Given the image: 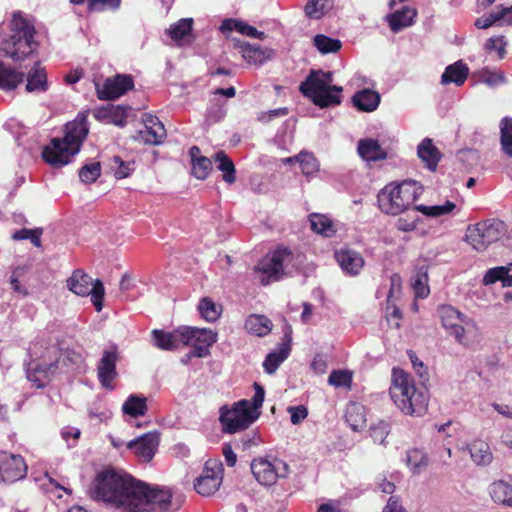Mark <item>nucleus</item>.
<instances>
[{"label": "nucleus", "mask_w": 512, "mask_h": 512, "mask_svg": "<svg viewBox=\"0 0 512 512\" xmlns=\"http://www.w3.org/2000/svg\"><path fill=\"white\" fill-rule=\"evenodd\" d=\"M409 359L421 379V384L416 386L407 372L393 368L390 396L404 414L421 415L426 411L429 401V392L425 386V382L428 381V373L423 362L415 353L409 352Z\"/></svg>", "instance_id": "obj_1"}, {"label": "nucleus", "mask_w": 512, "mask_h": 512, "mask_svg": "<svg viewBox=\"0 0 512 512\" xmlns=\"http://www.w3.org/2000/svg\"><path fill=\"white\" fill-rule=\"evenodd\" d=\"M218 170L223 172V180L228 184L236 181L235 165L224 151H218L214 156Z\"/></svg>", "instance_id": "obj_38"}, {"label": "nucleus", "mask_w": 512, "mask_h": 512, "mask_svg": "<svg viewBox=\"0 0 512 512\" xmlns=\"http://www.w3.org/2000/svg\"><path fill=\"white\" fill-rule=\"evenodd\" d=\"M423 193V187L415 180L386 185L378 194L377 201L382 212L398 215L408 209Z\"/></svg>", "instance_id": "obj_6"}, {"label": "nucleus", "mask_w": 512, "mask_h": 512, "mask_svg": "<svg viewBox=\"0 0 512 512\" xmlns=\"http://www.w3.org/2000/svg\"><path fill=\"white\" fill-rule=\"evenodd\" d=\"M405 460L413 474H420L428 465L427 456L419 449L408 450Z\"/></svg>", "instance_id": "obj_40"}, {"label": "nucleus", "mask_w": 512, "mask_h": 512, "mask_svg": "<svg viewBox=\"0 0 512 512\" xmlns=\"http://www.w3.org/2000/svg\"><path fill=\"white\" fill-rule=\"evenodd\" d=\"M290 341L291 339L288 338L286 342L281 344V347L277 351L270 352L266 356L263 362V367L266 373L273 374L280 364L288 358L290 353Z\"/></svg>", "instance_id": "obj_31"}, {"label": "nucleus", "mask_w": 512, "mask_h": 512, "mask_svg": "<svg viewBox=\"0 0 512 512\" xmlns=\"http://www.w3.org/2000/svg\"><path fill=\"white\" fill-rule=\"evenodd\" d=\"M222 478V462L218 459H208L202 473L194 481V488L200 495L210 496L219 489Z\"/></svg>", "instance_id": "obj_15"}, {"label": "nucleus", "mask_w": 512, "mask_h": 512, "mask_svg": "<svg viewBox=\"0 0 512 512\" xmlns=\"http://www.w3.org/2000/svg\"><path fill=\"white\" fill-rule=\"evenodd\" d=\"M87 117L80 114L65 126V136L53 138L42 150L43 159L53 167H62L80 151L82 142L88 134Z\"/></svg>", "instance_id": "obj_3"}, {"label": "nucleus", "mask_w": 512, "mask_h": 512, "mask_svg": "<svg viewBox=\"0 0 512 512\" xmlns=\"http://www.w3.org/2000/svg\"><path fill=\"white\" fill-rule=\"evenodd\" d=\"M332 81V72L311 70L299 89L303 96L321 108L338 105L341 103L340 93L343 89L340 86L331 85Z\"/></svg>", "instance_id": "obj_7"}, {"label": "nucleus", "mask_w": 512, "mask_h": 512, "mask_svg": "<svg viewBox=\"0 0 512 512\" xmlns=\"http://www.w3.org/2000/svg\"><path fill=\"white\" fill-rule=\"evenodd\" d=\"M292 258L291 252L286 248L275 250L272 255L264 257L256 266L255 272L259 274L260 282L268 285L279 280L284 274L285 264Z\"/></svg>", "instance_id": "obj_12"}, {"label": "nucleus", "mask_w": 512, "mask_h": 512, "mask_svg": "<svg viewBox=\"0 0 512 512\" xmlns=\"http://www.w3.org/2000/svg\"><path fill=\"white\" fill-rule=\"evenodd\" d=\"M311 228L314 232L331 237L336 233L332 220L320 214H312L310 216Z\"/></svg>", "instance_id": "obj_42"}, {"label": "nucleus", "mask_w": 512, "mask_h": 512, "mask_svg": "<svg viewBox=\"0 0 512 512\" xmlns=\"http://www.w3.org/2000/svg\"><path fill=\"white\" fill-rule=\"evenodd\" d=\"M299 165L305 176H310L319 171L320 164L316 157L308 151H301L298 154Z\"/></svg>", "instance_id": "obj_47"}, {"label": "nucleus", "mask_w": 512, "mask_h": 512, "mask_svg": "<svg viewBox=\"0 0 512 512\" xmlns=\"http://www.w3.org/2000/svg\"><path fill=\"white\" fill-rule=\"evenodd\" d=\"M34 34V26L21 12H15L10 21V33L1 42V52L14 62L27 59L37 48Z\"/></svg>", "instance_id": "obj_4"}, {"label": "nucleus", "mask_w": 512, "mask_h": 512, "mask_svg": "<svg viewBox=\"0 0 512 512\" xmlns=\"http://www.w3.org/2000/svg\"><path fill=\"white\" fill-rule=\"evenodd\" d=\"M199 312L201 313L202 317L209 321L213 322L216 321L221 313V309L219 306H217L211 299L209 298H203L199 303Z\"/></svg>", "instance_id": "obj_52"}, {"label": "nucleus", "mask_w": 512, "mask_h": 512, "mask_svg": "<svg viewBox=\"0 0 512 512\" xmlns=\"http://www.w3.org/2000/svg\"><path fill=\"white\" fill-rule=\"evenodd\" d=\"M506 224L499 219H488L469 225L465 238L471 247L478 251H485L492 243L497 242L506 233Z\"/></svg>", "instance_id": "obj_9"}, {"label": "nucleus", "mask_w": 512, "mask_h": 512, "mask_svg": "<svg viewBox=\"0 0 512 512\" xmlns=\"http://www.w3.org/2000/svg\"><path fill=\"white\" fill-rule=\"evenodd\" d=\"M352 102L358 110L372 112L376 110L380 104V95L376 91L363 89L354 94Z\"/></svg>", "instance_id": "obj_27"}, {"label": "nucleus", "mask_w": 512, "mask_h": 512, "mask_svg": "<svg viewBox=\"0 0 512 512\" xmlns=\"http://www.w3.org/2000/svg\"><path fill=\"white\" fill-rule=\"evenodd\" d=\"M271 320L264 315L252 314L245 321L246 330L257 336H265L272 330Z\"/></svg>", "instance_id": "obj_33"}, {"label": "nucleus", "mask_w": 512, "mask_h": 512, "mask_svg": "<svg viewBox=\"0 0 512 512\" xmlns=\"http://www.w3.org/2000/svg\"><path fill=\"white\" fill-rule=\"evenodd\" d=\"M131 108L128 106H121V105H110L105 110V116L111 117L112 123H114L117 126H124L126 124V118L128 116V111Z\"/></svg>", "instance_id": "obj_54"}, {"label": "nucleus", "mask_w": 512, "mask_h": 512, "mask_svg": "<svg viewBox=\"0 0 512 512\" xmlns=\"http://www.w3.org/2000/svg\"><path fill=\"white\" fill-rule=\"evenodd\" d=\"M346 421L353 431H361L365 426L364 408L358 404H351L346 410Z\"/></svg>", "instance_id": "obj_41"}, {"label": "nucleus", "mask_w": 512, "mask_h": 512, "mask_svg": "<svg viewBox=\"0 0 512 512\" xmlns=\"http://www.w3.org/2000/svg\"><path fill=\"white\" fill-rule=\"evenodd\" d=\"M182 327H179L172 332H164L161 330L153 331V342L154 345L163 350H174L178 349L180 346H183V337Z\"/></svg>", "instance_id": "obj_23"}, {"label": "nucleus", "mask_w": 512, "mask_h": 512, "mask_svg": "<svg viewBox=\"0 0 512 512\" xmlns=\"http://www.w3.org/2000/svg\"><path fill=\"white\" fill-rule=\"evenodd\" d=\"M509 270L510 268L505 266L491 268L485 273L482 282L487 286L501 281L503 287H511L512 275L509 274Z\"/></svg>", "instance_id": "obj_36"}, {"label": "nucleus", "mask_w": 512, "mask_h": 512, "mask_svg": "<svg viewBox=\"0 0 512 512\" xmlns=\"http://www.w3.org/2000/svg\"><path fill=\"white\" fill-rule=\"evenodd\" d=\"M222 452L226 461V464L229 467H233L236 464L237 456L234 453L232 446L230 444H224L222 448Z\"/></svg>", "instance_id": "obj_64"}, {"label": "nucleus", "mask_w": 512, "mask_h": 512, "mask_svg": "<svg viewBox=\"0 0 512 512\" xmlns=\"http://www.w3.org/2000/svg\"><path fill=\"white\" fill-rule=\"evenodd\" d=\"M241 53L244 60L250 64H261L265 59L264 51L259 45L244 43L241 45Z\"/></svg>", "instance_id": "obj_51"}, {"label": "nucleus", "mask_w": 512, "mask_h": 512, "mask_svg": "<svg viewBox=\"0 0 512 512\" xmlns=\"http://www.w3.org/2000/svg\"><path fill=\"white\" fill-rule=\"evenodd\" d=\"M2 481L13 483L25 477L27 466L20 455L0 451Z\"/></svg>", "instance_id": "obj_17"}, {"label": "nucleus", "mask_w": 512, "mask_h": 512, "mask_svg": "<svg viewBox=\"0 0 512 512\" xmlns=\"http://www.w3.org/2000/svg\"><path fill=\"white\" fill-rule=\"evenodd\" d=\"M417 154L429 170H436L441 155L430 138H424L421 141L417 148Z\"/></svg>", "instance_id": "obj_28"}, {"label": "nucleus", "mask_w": 512, "mask_h": 512, "mask_svg": "<svg viewBox=\"0 0 512 512\" xmlns=\"http://www.w3.org/2000/svg\"><path fill=\"white\" fill-rule=\"evenodd\" d=\"M43 233V229L42 228H35V229H26V228H23V229H20L18 231H16L13 235H12V238L14 240H30L31 243L35 246V247H41V235Z\"/></svg>", "instance_id": "obj_55"}, {"label": "nucleus", "mask_w": 512, "mask_h": 512, "mask_svg": "<svg viewBox=\"0 0 512 512\" xmlns=\"http://www.w3.org/2000/svg\"><path fill=\"white\" fill-rule=\"evenodd\" d=\"M469 69L466 64L462 61H457L445 68L441 76V83L446 85L454 83L457 86H461L467 79Z\"/></svg>", "instance_id": "obj_29"}, {"label": "nucleus", "mask_w": 512, "mask_h": 512, "mask_svg": "<svg viewBox=\"0 0 512 512\" xmlns=\"http://www.w3.org/2000/svg\"><path fill=\"white\" fill-rule=\"evenodd\" d=\"M118 355L116 350L104 351L102 358L99 361L97 371L98 379L103 387L112 389V381L117 375L116 362Z\"/></svg>", "instance_id": "obj_21"}, {"label": "nucleus", "mask_w": 512, "mask_h": 512, "mask_svg": "<svg viewBox=\"0 0 512 512\" xmlns=\"http://www.w3.org/2000/svg\"><path fill=\"white\" fill-rule=\"evenodd\" d=\"M139 481L115 470L97 474L89 490L91 498L124 512H132Z\"/></svg>", "instance_id": "obj_2"}, {"label": "nucleus", "mask_w": 512, "mask_h": 512, "mask_svg": "<svg viewBox=\"0 0 512 512\" xmlns=\"http://www.w3.org/2000/svg\"><path fill=\"white\" fill-rule=\"evenodd\" d=\"M500 144L502 151L512 157V118L504 117L500 121Z\"/></svg>", "instance_id": "obj_44"}, {"label": "nucleus", "mask_w": 512, "mask_h": 512, "mask_svg": "<svg viewBox=\"0 0 512 512\" xmlns=\"http://www.w3.org/2000/svg\"><path fill=\"white\" fill-rule=\"evenodd\" d=\"M352 375L345 370H334L328 378V383L334 387H349L351 385Z\"/></svg>", "instance_id": "obj_59"}, {"label": "nucleus", "mask_w": 512, "mask_h": 512, "mask_svg": "<svg viewBox=\"0 0 512 512\" xmlns=\"http://www.w3.org/2000/svg\"><path fill=\"white\" fill-rule=\"evenodd\" d=\"M182 331L185 337L183 346H192L191 351L186 355L187 360L191 357H206L210 353L209 348L217 341V334L211 329L183 326Z\"/></svg>", "instance_id": "obj_14"}, {"label": "nucleus", "mask_w": 512, "mask_h": 512, "mask_svg": "<svg viewBox=\"0 0 512 512\" xmlns=\"http://www.w3.org/2000/svg\"><path fill=\"white\" fill-rule=\"evenodd\" d=\"M134 87L131 76L118 74L115 77H109L103 85L95 83L97 97L100 100H114Z\"/></svg>", "instance_id": "obj_16"}, {"label": "nucleus", "mask_w": 512, "mask_h": 512, "mask_svg": "<svg viewBox=\"0 0 512 512\" xmlns=\"http://www.w3.org/2000/svg\"><path fill=\"white\" fill-rule=\"evenodd\" d=\"M160 443V434L157 431L145 433L127 443L137 457L149 462L154 457Z\"/></svg>", "instance_id": "obj_18"}, {"label": "nucleus", "mask_w": 512, "mask_h": 512, "mask_svg": "<svg viewBox=\"0 0 512 512\" xmlns=\"http://www.w3.org/2000/svg\"><path fill=\"white\" fill-rule=\"evenodd\" d=\"M314 45L322 54L337 52L342 46L340 40L330 38L323 34L314 37Z\"/></svg>", "instance_id": "obj_50"}, {"label": "nucleus", "mask_w": 512, "mask_h": 512, "mask_svg": "<svg viewBox=\"0 0 512 512\" xmlns=\"http://www.w3.org/2000/svg\"><path fill=\"white\" fill-rule=\"evenodd\" d=\"M193 174L198 179H205L211 171L212 162L209 158L200 156L193 160Z\"/></svg>", "instance_id": "obj_57"}, {"label": "nucleus", "mask_w": 512, "mask_h": 512, "mask_svg": "<svg viewBox=\"0 0 512 512\" xmlns=\"http://www.w3.org/2000/svg\"><path fill=\"white\" fill-rule=\"evenodd\" d=\"M473 77L488 87H497L506 82L504 73L500 70H491L488 67L482 68L473 73Z\"/></svg>", "instance_id": "obj_35"}, {"label": "nucleus", "mask_w": 512, "mask_h": 512, "mask_svg": "<svg viewBox=\"0 0 512 512\" xmlns=\"http://www.w3.org/2000/svg\"><path fill=\"white\" fill-rule=\"evenodd\" d=\"M417 10L414 7L404 6L400 10L386 15L385 20L394 33H398L405 28L411 27L416 20Z\"/></svg>", "instance_id": "obj_22"}, {"label": "nucleus", "mask_w": 512, "mask_h": 512, "mask_svg": "<svg viewBox=\"0 0 512 512\" xmlns=\"http://www.w3.org/2000/svg\"><path fill=\"white\" fill-rule=\"evenodd\" d=\"M220 30L222 32H231L233 30L238 31L239 33L256 38V39H264L265 33L262 31H258L255 27L244 23L242 21H237L233 19H226L222 22L220 26Z\"/></svg>", "instance_id": "obj_32"}, {"label": "nucleus", "mask_w": 512, "mask_h": 512, "mask_svg": "<svg viewBox=\"0 0 512 512\" xmlns=\"http://www.w3.org/2000/svg\"><path fill=\"white\" fill-rule=\"evenodd\" d=\"M331 0H309L305 5L304 11L307 17L319 19L328 9Z\"/></svg>", "instance_id": "obj_53"}, {"label": "nucleus", "mask_w": 512, "mask_h": 512, "mask_svg": "<svg viewBox=\"0 0 512 512\" xmlns=\"http://www.w3.org/2000/svg\"><path fill=\"white\" fill-rule=\"evenodd\" d=\"M358 153L366 161H378L385 159L387 154L378 140L367 138L358 142Z\"/></svg>", "instance_id": "obj_26"}, {"label": "nucleus", "mask_w": 512, "mask_h": 512, "mask_svg": "<svg viewBox=\"0 0 512 512\" xmlns=\"http://www.w3.org/2000/svg\"><path fill=\"white\" fill-rule=\"evenodd\" d=\"M101 175V165L99 162L84 165L79 171V178L84 183H93Z\"/></svg>", "instance_id": "obj_56"}, {"label": "nucleus", "mask_w": 512, "mask_h": 512, "mask_svg": "<svg viewBox=\"0 0 512 512\" xmlns=\"http://www.w3.org/2000/svg\"><path fill=\"white\" fill-rule=\"evenodd\" d=\"M144 130L139 131V139L146 144L158 145L166 137V130L158 117L152 114L143 115Z\"/></svg>", "instance_id": "obj_19"}, {"label": "nucleus", "mask_w": 512, "mask_h": 512, "mask_svg": "<svg viewBox=\"0 0 512 512\" xmlns=\"http://www.w3.org/2000/svg\"><path fill=\"white\" fill-rule=\"evenodd\" d=\"M255 394L252 400L242 399L236 402L231 409L227 406L220 408L219 420L223 426V430L227 433H236L247 429L255 422L260 412L258 411L263 404L265 391L264 388L254 383Z\"/></svg>", "instance_id": "obj_5"}, {"label": "nucleus", "mask_w": 512, "mask_h": 512, "mask_svg": "<svg viewBox=\"0 0 512 512\" xmlns=\"http://www.w3.org/2000/svg\"><path fill=\"white\" fill-rule=\"evenodd\" d=\"M455 208V204L451 201H446L443 205L426 206L423 204L415 206V210L421 212L428 217H439L449 214Z\"/></svg>", "instance_id": "obj_49"}, {"label": "nucleus", "mask_w": 512, "mask_h": 512, "mask_svg": "<svg viewBox=\"0 0 512 512\" xmlns=\"http://www.w3.org/2000/svg\"><path fill=\"white\" fill-rule=\"evenodd\" d=\"M505 46L506 43L503 37H491L485 43V48L497 51L500 58H503L505 55Z\"/></svg>", "instance_id": "obj_62"}, {"label": "nucleus", "mask_w": 512, "mask_h": 512, "mask_svg": "<svg viewBox=\"0 0 512 512\" xmlns=\"http://www.w3.org/2000/svg\"><path fill=\"white\" fill-rule=\"evenodd\" d=\"M502 19H503V13H500L498 10L497 12L490 13L488 16H482V17L476 19L475 26L478 29H487Z\"/></svg>", "instance_id": "obj_60"}, {"label": "nucleus", "mask_w": 512, "mask_h": 512, "mask_svg": "<svg viewBox=\"0 0 512 512\" xmlns=\"http://www.w3.org/2000/svg\"><path fill=\"white\" fill-rule=\"evenodd\" d=\"M25 74L7 67L0 62V89L6 92L15 90L24 81Z\"/></svg>", "instance_id": "obj_30"}, {"label": "nucleus", "mask_w": 512, "mask_h": 512, "mask_svg": "<svg viewBox=\"0 0 512 512\" xmlns=\"http://www.w3.org/2000/svg\"><path fill=\"white\" fill-rule=\"evenodd\" d=\"M120 0H90V11H102L108 8H118Z\"/></svg>", "instance_id": "obj_63"}, {"label": "nucleus", "mask_w": 512, "mask_h": 512, "mask_svg": "<svg viewBox=\"0 0 512 512\" xmlns=\"http://www.w3.org/2000/svg\"><path fill=\"white\" fill-rule=\"evenodd\" d=\"M134 163L125 162L120 156H113L109 161L110 170L117 179L128 177L134 170Z\"/></svg>", "instance_id": "obj_48"}, {"label": "nucleus", "mask_w": 512, "mask_h": 512, "mask_svg": "<svg viewBox=\"0 0 512 512\" xmlns=\"http://www.w3.org/2000/svg\"><path fill=\"white\" fill-rule=\"evenodd\" d=\"M469 451L472 460L477 465H488L493 459L490 447L484 441H474L472 444H470Z\"/></svg>", "instance_id": "obj_37"}, {"label": "nucleus", "mask_w": 512, "mask_h": 512, "mask_svg": "<svg viewBox=\"0 0 512 512\" xmlns=\"http://www.w3.org/2000/svg\"><path fill=\"white\" fill-rule=\"evenodd\" d=\"M225 115V101L217 97L212 98L206 111V120L209 123H217L223 120Z\"/></svg>", "instance_id": "obj_46"}, {"label": "nucleus", "mask_w": 512, "mask_h": 512, "mask_svg": "<svg viewBox=\"0 0 512 512\" xmlns=\"http://www.w3.org/2000/svg\"><path fill=\"white\" fill-rule=\"evenodd\" d=\"M58 366V360L50 363L30 364L27 368L28 380L34 382L37 387L44 386V382L55 372Z\"/></svg>", "instance_id": "obj_25"}, {"label": "nucleus", "mask_w": 512, "mask_h": 512, "mask_svg": "<svg viewBox=\"0 0 512 512\" xmlns=\"http://www.w3.org/2000/svg\"><path fill=\"white\" fill-rule=\"evenodd\" d=\"M171 498L169 489L151 487L139 481L132 512H166Z\"/></svg>", "instance_id": "obj_10"}, {"label": "nucleus", "mask_w": 512, "mask_h": 512, "mask_svg": "<svg viewBox=\"0 0 512 512\" xmlns=\"http://www.w3.org/2000/svg\"><path fill=\"white\" fill-rule=\"evenodd\" d=\"M335 259L342 271L349 276L359 275L365 264L362 255L350 248L337 250Z\"/></svg>", "instance_id": "obj_20"}, {"label": "nucleus", "mask_w": 512, "mask_h": 512, "mask_svg": "<svg viewBox=\"0 0 512 512\" xmlns=\"http://www.w3.org/2000/svg\"><path fill=\"white\" fill-rule=\"evenodd\" d=\"M146 398L138 395H130L122 406V411L131 417L144 416L147 412Z\"/></svg>", "instance_id": "obj_39"}, {"label": "nucleus", "mask_w": 512, "mask_h": 512, "mask_svg": "<svg viewBox=\"0 0 512 512\" xmlns=\"http://www.w3.org/2000/svg\"><path fill=\"white\" fill-rule=\"evenodd\" d=\"M70 291L78 296L91 295V301L97 311H101L104 297V286L100 280L93 283L92 278L80 269H76L67 280Z\"/></svg>", "instance_id": "obj_11"}, {"label": "nucleus", "mask_w": 512, "mask_h": 512, "mask_svg": "<svg viewBox=\"0 0 512 512\" xmlns=\"http://www.w3.org/2000/svg\"><path fill=\"white\" fill-rule=\"evenodd\" d=\"M287 411L290 413V419L294 425L301 423L308 415V410L303 405L290 406Z\"/></svg>", "instance_id": "obj_61"}, {"label": "nucleus", "mask_w": 512, "mask_h": 512, "mask_svg": "<svg viewBox=\"0 0 512 512\" xmlns=\"http://www.w3.org/2000/svg\"><path fill=\"white\" fill-rule=\"evenodd\" d=\"M427 273V266L422 265L417 268L416 273L413 276L412 286L415 291V295L419 298H425L429 293Z\"/></svg>", "instance_id": "obj_43"}, {"label": "nucleus", "mask_w": 512, "mask_h": 512, "mask_svg": "<svg viewBox=\"0 0 512 512\" xmlns=\"http://www.w3.org/2000/svg\"><path fill=\"white\" fill-rule=\"evenodd\" d=\"M438 314L442 326L455 338L457 343L468 346V335H475L478 330L476 322L451 305L440 306Z\"/></svg>", "instance_id": "obj_8"}, {"label": "nucleus", "mask_w": 512, "mask_h": 512, "mask_svg": "<svg viewBox=\"0 0 512 512\" xmlns=\"http://www.w3.org/2000/svg\"><path fill=\"white\" fill-rule=\"evenodd\" d=\"M390 432V424L385 420H379L371 426L370 435L375 443L383 444Z\"/></svg>", "instance_id": "obj_58"}, {"label": "nucleus", "mask_w": 512, "mask_h": 512, "mask_svg": "<svg viewBox=\"0 0 512 512\" xmlns=\"http://www.w3.org/2000/svg\"><path fill=\"white\" fill-rule=\"evenodd\" d=\"M489 493L494 502L512 507V485L509 483L502 480L493 482Z\"/></svg>", "instance_id": "obj_34"}, {"label": "nucleus", "mask_w": 512, "mask_h": 512, "mask_svg": "<svg viewBox=\"0 0 512 512\" xmlns=\"http://www.w3.org/2000/svg\"><path fill=\"white\" fill-rule=\"evenodd\" d=\"M26 79L27 84L25 89L29 93H43L49 88L46 70L44 67L40 66L39 62L34 63L28 71Z\"/></svg>", "instance_id": "obj_24"}, {"label": "nucleus", "mask_w": 512, "mask_h": 512, "mask_svg": "<svg viewBox=\"0 0 512 512\" xmlns=\"http://www.w3.org/2000/svg\"><path fill=\"white\" fill-rule=\"evenodd\" d=\"M192 23V19H181L177 23L171 25L167 30V33L172 40L176 42L182 41L190 34L192 30Z\"/></svg>", "instance_id": "obj_45"}, {"label": "nucleus", "mask_w": 512, "mask_h": 512, "mask_svg": "<svg viewBox=\"0 0 512 512\" xmlns=\"http://www.w3.org/2000/svg\"><path fill=\"white\" fill-rule=\"evenodd\" d=\"M251 471L261 485L271 486L276 483L278 478L287 477L289 466L278 458L273 460L258 458L251 462Z\"/></svg>", "instance_id": "obj_13"}]
</instances>
